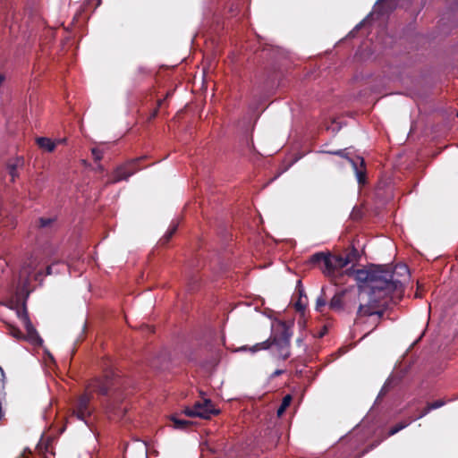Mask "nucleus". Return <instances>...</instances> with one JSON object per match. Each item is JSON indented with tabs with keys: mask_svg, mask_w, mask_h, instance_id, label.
Here are the masks:
<instances>
[{
	"mask_svg": "<svg viewBox=\"0 0 458 458\" xmlns=\"http://www.w3.org/2000/svg\"><path fill=\"white\" fill-rule=\"evenodd\" d=\"M355 279L365 284L359 289V308L356 321L363 317L377 316L382 318L387 308L388 296L399 285L398 280H391V275L383 270L381 266L369 269H358L353 272Z\"/></svg>",
	"mask_w": 458,
	"mask_h": 458,
	"instance_id": "f257e3e1",
	"label": "nucleus"
},
{
	"mask_svg": "<svg viewBox=\"0 0 458 458\" xmlns=\"http://www.w3.org/2000/svg\"><path fill=\"white\" fill-rule=\"evenodd\" d=\"M292 336V333L290 329L285 326V324H282L278 328L277 332L273 335L268 340L264 341L260 344L254 345L250 350L252 352H256L261 349H267L271 345H275L277 348L279 355L284 359H287L290 355L288 351V347L290 344V338Z\"/></svg>",
	"mask_w": 458,
	"mask_h": 458,
	"instance_id": "f03ea898",
	"label": "nucleus"
},
{
	"mask_svg": "<svg viewBox=\"0 0 458 458\" xmlns=\"http://www.w3.org/2000/svg\"><path fill=\"white\" fill-rule=\"evenodd\" d=\"M351 262L352 259L350 256L344 258L342 256L328 253L326 260V267H321V270L327 276L331 277L336 271L346 267Z\"/></svg>",
	"mask_w": 458,
	"mask_h": 458,
	"instance_id": "7ed1b4c3",
	"label": "nucleus"
},
{
	"mask_svg": "<svg viewBox=\"0 0 458 458\" xmlns=\"http://www.w3.org/2000/svg\"><path fill=\"white\" fill-rule=\"evenodd\" d=\"M90 400L91 393H85L81 395L73 406L72 416L86 422V418L91 414V409L89 408Z\"/></svg>",
	"mask_w": 458,
	"mask_h": 458,
	"instance_id": "20e7f679",
	"label": "nucleus"
},
{
	"mask_svg": "<svg viewBox=\"0 0 458 458\" xmlns=\"http://www.w3.org/2000/svg\"><path fill=\"white\" fill-rule=\"evenodd\" d=\"M385 272H388L391 275V280H398L399 285L394 291H399L402 288L403 282L409 277V269L406 265L400 264L396 265L394 270L389 266H382Z\"/></svg>",
	"mask_w": 458,
	"mask_h": 458,
	"instance_id": "39448f33",
	"label": "nucleus"
},
{
	"mask_svg": "<svg viewBox=\"0 0 458 458\" xmlns=\"http://www.w3.org/2000/svg\"><path fill=\"white\" fill-rule=\"evenodd\" d=\"M196 417L201 419H210L212 415L218 414L219 410L215 409L209 399H205L203 403L198 402L194 404Z\"/></svg>",
	"mask_w": 458,
	"mask_h": 458,
	"instance_id": "423d86ee",
	"label": "nucleus"
},
{
	"mask_svg": "<svg viewBox=\"0 0 458 458\" xmlns=\"http://www.w3.org/2000/svg\"><path fill=\"white\" fill-rule=\"evenodd\" d=\"M112 377V373H107L106 374L104 379H96L90 384L89 387L101 394H107L109 388L114 385Z\"/></svg>",
	"mask_w": 458,
	"mask_h": 458,
	"instance_id": "0eeeda50",
	"label": "nucleus"
},
{
	"mask_svg": "<svg viewBox=\"0 0 458 458\" xmlns=\"http://www.w3.org/2000/svg\"><path fill=\"white\" fill-rule=\"evenodd\" d=\"M20 316L24 323V327L27 333L28 339L35 344H40L42 343V339L38 335L37 330L32 326L31 322L30 321L26 311L23 310L21 313H20Z\"/></svg>",
	"mask_w": 458,
	"mask_h": 458,
	"instance_id": "6e6552de",
	"label": "nucleus"
},
{
	"mask_svg": "<svg viewBox=\"0 0 458 458\" xmlns=\"http://www.w3.org/2000/svg\"><path fill=\"white\" fill-rule=\"evenodd\" d=\"M37 266H38L37 260L31 259L22 267V268L20 272V281L21 284L26 285V284L29 280V276L36 269Z\"/></svg>",
	"mask_w": 458,
	"mask_h": 458,
	"instance_id": "1a4fd4ad",
	"label": "nucleus"
},
{
	"mask_svg": "<svg viewBox=\"0 0 458 458\" xmlns=\"http://www.w3.org/2000/svg\"><path fill=\"white\" fill-rule=\"evenodd\" d=\"M23 164L24 161L22 157H17L16 159L10 161L7 164L8 173L12 177L13 181L18 176L17 170L21 168L23 165Z\"/></svg>",
	"mask_w": 458,
	"mask_h": 458,
	"instance_id": "9d476101",
	"label": "nucleus"
},
{
	"mask_svg": "<svg viewBox=\"0 0 458 458\" xmlns=\"http://www.w3.org/2000/svg\"><path fill=\"white\" fill-rule=\"evenodd\" d=\"M36 141L39 148H41L48 152H52L55 148V146H56L55 142L52 141L49 138H46V137L37 138Z\"/></svg>",
	"mask_w": 458,
	"mask_h": 458,
	"instance_id": "9b49d317",
	"label": "nucleus"
},
{
	"mask_svg": "<svg viewBox=\"0 0 458 458\" xmlns=\"http://www.w3.org/2000/svg\"><path fill=\"white\" fill-rule=\"evenodd\" d=\"M132 174H134V171L126 172V167H118L114 174L113 182H117L122 180H128Z\"/></svg>",
	"mask_w": 458,
	"mask_h": 458,
	"instance_id": "f8f14e48",
	"label": "nucleus"
},
{
	"mask_svg": "<svg viewBox=\"0 0 458 458\" xmlns=\"http://www.w3.org/2000/svg\"><path fill=\"white\" fill-rule=\"evenodd\" d=\"M298 292L299 298L298 301L295 302L294 306L298 311L303 312L308 305V298L302 289L299 288Z\"/></svg>",
	"mask_w": 458,
	"mask_h": 458,
	"instance_id": "ddd939ff",
	"label": "nucleus"
},
{
	"mask_svg": "<svg viewBox=\"0 0 458 458\" xmlns=\"http://www.w3.org/2000/svg\"><path fill=\"white\" fill-rule=\"evenodd\" d=\"M327 259V254L324 252H318L312 255L310 259V262L314 265H323L322 267H326V260Z\"/></svg>",
	"mask_w": 458,
	"mask_h": 458,
	"instance_id": "4468645a",
	"label": "nucleus"
},
{
	"mask_svg": "<svg viewBox=\"0 0 458 458\" xmlns=\"http://www.w3.org/2000/svg\"><path fill=\"white\" fill-rule=\"evenodd\" d=\"M343 296H344V293H338L335 294L329 303L330 309L335 310H341L342 306H343Z\"/></svg>",
	"mask_w": 458,
	"mask_h": 458,
	"instance_id": "2eb2a0df",
	"label": "nucleus"
},
{
	"mask_svg": "<svg viewBox=\"0 0 458 458\" xmlns=\"http://www.w3.org/2000/svg\"><path fill=\"white\" fill-rule=\"evenodd\" d=\"M120 402V397L115 396L112 400V402L108 404L106 410L107 411L114 412V413H123L126 411V408H120L118 405V403Z\"/></svg>",
	"mask_w": 458,
	"mask_h": 458,
	"instance_id": "dca6fc26",
	"label": "nucleus"
},
{
	"mask_svg": "<svg viewBox=\"0 0 458 458\" xmlns=\"http://www.w3.org/2000/svg\"><path fill=\"white\" fill-rule=\"evenodd\" d=\"M349 161L352 164V165L355 171L356 177H357L359 183H360V184L364 183L365 182V174L361 170L359 169L358 162H355L352 159H349Z\"/></svg>",
	"mask_w": 458,
	"mask_h": 458,
	"instance_id": "f3484780",
	"label": "nucleus"
},
{
	"mask_svg": "<svg viewBox=\"0 0 458 458\" xmlns=\"http://www.w3.org/2000/svg\"><path fill=\"white\" fill-rule=\"evenodd\" d=\"M291 402L292 396L290 394H287L284 397L283 402L276 411L278 417H281L284 414V411L290 405Z\"/></svg>",
	"mask_w": 458,
	"mask_h": 458,
	"instance_id": "a211bd4d",
	"label": "nucleus"
},
{
	"mask_svg": "<svg viewBox=\"0 0 458 458\" xmlns=\"http://www.w3.org/2000/svg\"><path fill=\"white\" fill-rule=\"evenodd\" d=\"M172 421L174 422V428L177 429H182L191 424V421L185 420H180L175 417H172Z\"/></svg>",
	"mask_w": 458,
	"mask_h": 458,
	"instance_id": "6ab92c4d",
	"label": "nucleus"
},
{
	"mask_svg": "<svg viewBox=\"0 0 458 458\" xmlns=\"http://www.w3.org/2000/svg\"><path fill=\"white\" fill-rule=\"evenodd\" d=\"M176 229H177V224L171 225L168 231L165 233L164 237L161 239L163 244L166 243L171 239L173 234L175 233Z\"/></svg>",
	"mask_w": 458,
	"mask_h": 458,
	"instance_id": "aec40b11",
	"label": "nucleus"
},
{
	"mask_svg": "<svg viewBox=\"0 0 458 458\" xmlns=\"http://www.w3.org/2000/svg\"><path fill=\"white\" fill-rule=\"evenodd\" d=\"M408 425H409V423H407V422H400V423L396 424L394 427H393L390 429L389 435L393 436V435L396 434L400 430L405 428Z\"/></svg>",
	"mask_w": 458,
	"mask_h": 458,
	"instance_id": "412c9836",
	"label": "nucleus"
},
{
	"mask_svg": "<svg viewBox=\"0 0 458 458\" xmlns=\"http://www.w3.org/2000/svg\"><path fill=\"white\" fill-rule=\"evenodd\" d=\"M391 386H392V379L389 378L386 381L383 387L381 388V390L378 394L377 399L380 398L381 396H383L384 394H386V393L389 390Z\"/></svg>",
	"mask_w": 458,
	"mask_h": 458,
	"instance_id": "4be33fe9",
	"label": "nucleus"
},
{
	"mask_svg": "<svg viewBox=\"0 0 458 458\" xmlns=\"http://www.w3.org/2000/svg\"><path fill=\"white\" fill-rule=\"evenodd\" d=\"M142 157H140L141 159ZM140 160L139 159H136V160H131L130 163H128L126 165H124V167H126V172H132L134 171V174L136 173L137 169L135 168V165L136 163Z\"/></svg>",
	"mask_w": 458,
	"mask_h": 458,
	"instance_id": "5701e85b",
	"label": "nucleus"
},
{
	"mask_svg": "<svg viewBox=\"0 0 458 458\" xmlns=\"http://www.w3.org/2000/svg\"><path fill=\"white\" fill-rule=\"evenodd\" d=\"M445 404V402L443 400H437L434 403H428L429 409L435 410L437 408L442 407Z\"/></svg>",
	"mask_w": 458,
	"mask_h": 458,
	"instance_id": "b1692460",
	"label": "nucleus"
},
{
	"mask_svg": "<svg viewBox=\"0 0 458 458\" xmlns=\"http://www.w3.org/2000/svg\"><path fill=\"white\" fill-rule=\"evenodd\" d=\"M326 305V300L323 297H318L317 299L316 310L320 311L321 308Z\"/></svg>",
	"mask_w": 458,
	"mask_h": 458,
	"instance_id": "393cba45",
	"label": "nucleus"
},
{
	"mask_svg": "<svg viewBox=\"0 0 458 458\" xmlns=\"http://www.w3.org/2000/svg\"><path fill=\"white\" fill-rule=\"evenodd\" d=\"M184 414L189 417H196V411L194 406L192 408H185L183 411Z\"/></svg>",
	"mask_w": 458,
	"mask_h": 458,
	"instance_id": "a878e982",
	"label": "nucleus"
},
{
	"mask_svg": "<svg viewBox=\"0 0 458 458\" xmlns=\"http://www.w3.org/2000/svg\"><path fill=\"white\" fill-rule=\"evenodd\" d=\"M91 152L95 160L99 161L102 158V153L99 149L94 148L91 149Z\"/></svg>",
	"mask_w": 458,
	"mask_h": 458,
	"instance_id": "bb28decb",
	"label": "nucleus"
},
{
	"mask_svg": "<svg viewBox=\"0 0 458 458\" xmlns=\"http://www.w3.org/2000/svg\"><path fill=\"white\" fill-rule=\"evenodd\" d=\"M52 221L53 220L51 218H39V225L41 227H47L52 223Z\"/></svg>",
	"mask_w": 458,
	"mask_h": 458,
	"instance_id": "cd10ccee",
	"label": "nucleus"
},
{
	"mask_svg": "<svg viewBox=\"0 0 458 458\" xmlns=\"http://www.w3.org/2000/svg\"><path fill=\"white\" fill-rule=\"evenodd\" d=\"M432 409H429V405L428 404V406L421 411L420 415L419 418H422L424 417L425 415H427Z\"/></svg>",
	"mask_w": 458,
	"mask_h": 458,
	"instance_id": "c85d7f7f",
	"label": "nucleus"
},
{
	"mask_svg": "<svg viewBox=\"0 0 458 458\" xmlns=\"http://www.w3.org/2000/svg\"><path fill=\"white\" fill-rule=\"evenodd\" d=\"M5 81V76L4 74H0V86L3 84V82Z\"/></svg>",
	"mask_w": 458,
	"mask_h": 458,
	"instance_id": "c756f323",
	"label": "nucleus"
},
{
	"mask_svg": "<svg viewBox=\"0 0 458 458\" xmlns=\"http://www.w3.org/2000/svg\"><path fill=\"white\" fill-rule=\"evenodd\" d=\"M65 142H66V139L64 138V139L58 140L55 143H65Z\"/></svg>",
	"mask_w": 458,
	"mask_h": 458,
	"instance_id": "7c9ffc66",
	"label": "nucleus"
},
{
	"mask_svg": "<svg viewBox=\"0 0 458 458\" xmlns=\"http://www.w3.org/2000/svg\"><path fill=\"white\" fill-rule=\"evenodd\" d=\"M358 162L360 163V166L364 165V160L362 158H358Z\"/></svg>",
	"mask_w": 458,
	"mask_h": 458,
	"instance_id": "2f4dec72",
	"label": "nucleus"
},
{
	"mask_svg": "<svg viewBox=\"0 0 458 458\" xmlns=\"http://www.w3.org/2000/svg\"><path fill=\"white\" fill-rule=\"evenodd\" d=\"M334 154H335V155H339V156H342L343 151H342V150H339V151L334 152Z\"/></svg>",
	"mask_w": 458,
	"mask_h": 458,
	"instance_id": "473e14b6",
	"label": "nucleus"
},
{
	"mask_svg": "<svg viewBox=\"0 0 458 458\" xmlns=\"http://www.w3.org/2000/svg\"><path fill=\"white\" fill-rule=\"evenodd\" d=\"M47 275H50V274H51V267H48L47 268Z\"/></svg>",
	"mask_w": 458,
	"mask_h": 458,
	"instance_id": "72a5a7b5",
	"label": "nucleus"
},
{
	"mask_svg": "<svg viewBox=\"0 0 458 458\" xmlns=\"http://www.w3.org/2000/svg\"><path fill=\"white\" fill-rule=\"evenodd\" d=\"M0 371H1L2 376L4 377V369H2L1 366H0Z\"/></svg>",
	"mask_w": 458,
	"mask_h": 458,
	"instance_id": "f704fd0d",
	"label": "nucleus"
},
{
	"mask_svg": "<svg viewBox=\"0 0 458 458\" xmlns=\"http://www.w3.org/2000/svg\"><path fill=\"white\" fill-rule=\"evenodd\" d=\"M378 323H379V320L377 319V321L375 323V327H377Z\"/></svg>",
	"mask_w": 458,
	"mask_h": 458,
	"instance_id": "c9c22d12",
	"label": "nucleus"
},
{
	"mask_svg": "<svg viewBox=\"0 0 458 458\" xmlns=\"http://www.w3.org/2000/svg\"><path fill=\"white\" fill-rule=\"evenodd\" d=\"M297 342H298V344H301V339H298Z\"/></svg>",
	"mask_w": 458,
	"mask_h": 458,
	"instance_id": "e433bc0d",
	"label": "nucleus"
}]
</instances>
